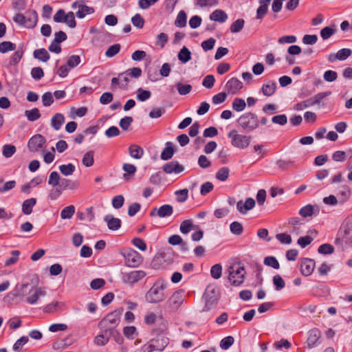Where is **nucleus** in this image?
<instances>
[{
	"mask_svg": "<svg viewBox=\"0 0 352 352\" xmlns=\"http://www.w3.org/2000/svg\"><path fill=\"white\" fill-rule=\"evenodd\" d=\"M167 285L165 280H157L145 294L144 298L146 302L159 304L164 302L168 297V294L165 291Z\"/></svg>",
	"mask_w": 352,
	"mask_h": 352,
	"instance_id": "nucleus-1",
	"label": "nucleus"
},
{
	"mask_svg": "<svg viewBox=\"0 0 352 352\" xmlns=\"http://www.w3.org/2000/svg\"><path fill=\"white\" fill-rule=\"evenodd\" d=\"M228 280L233 286H240L245 279L246 274L245 267L241 263H234L232 264L228 270Z\"/></svg>",
	"mask_w": 352,
	"mask_h": 352,
	"instance_id": "nucleus-2",
	"label": "nucleus"
},
{
	"mask_svg": "<svg viewBox=\"0 0 352 352\" xmlns=\"http://www.w3.org/2000/svg\"><path fill=\"white\" fill-rule=\"evenodd\" d=\"M238 123L243 129L253 131L258 126L259 120L256 114L249 112L241 115L238 119Z\"/></svg>",
	"mask_w": 352,
	"mask_h": 352,
	"instance_id": "nucleus-3",
	"label": "nucleus"
},
{
	"mask_svg": "<svg viewBox=\"0 0 352 352\" xmlns=\"http://www.w3.org/2000/svg\"><path fill=\"white\" fill-rule=\"evenodd\" d=\"M124 311L123 308H119L108 314L100 322V325L102 327L111 329L116 327L119 322L120 316Z\"/></svg>",
	"mask_w": 352,
	"mask_h": 352,
	"instance_id": "nucleus-4",
	"label": "nucleus"
},
{
	"mask_svg": "<svg viewBox=\"0 0 352 352\" xmlns=\"http://www.w3.org/2000/svg\"><path fill=\"white\" fill-rule=\"evenodd\" d=\"M228 136L232 140V145L239 148H245L248 147L251 141L250 136L239 134L237 131L235 129L230 131L228 133Z\"/></svg>",
	"mask_w": 352,
	"mask_h": 352,
	"instance_id": "nucleus-5",
	"label": "nucleus"
},
{
	"mask_svg": "<svg viewBox=\"0 0 352 352\" xmlns=\"http://www.w3.org/2000/svg\"><path fill=\"white\" fill-rule=\"evenodd\" d=\"M122 255L124 258L126 265L131 267H137L142 262L141 254L133 249L125 250Z\"/></svg>",
	"mask_w": 352,
	"mask_h": 352,
	"instance_id": "nucleus-6",
	"label": "nucleus"
},
{
	"mask_svg": "<svg viewBox=\"0 0 352 352\" xmlns=\"http://www.w3.org/2000/svg\"><path fill=\"white\" fill-rule=\"evenodd\" d=\"M34 289V286H30L29 283L16 284L14 288L8 293V296L12 300L19 298L23 299L28 294Z\"/></svg>",
	"mask_w": 352,
	"mask_h": 352,
	"instance_id": "nucleus-7",
	"label": "nucleus"
},
{
	"mask_svg": "<svg viewBox=\"0 0 352 352\" xmlns=\"http://www.w3.org/2000/svg\"><path fill=\"white\" fill-rule=\"evenodd\" d=\"M143 270H134L130 272L122 273V280L126 284L133 285L146 276Z\"/></svg>",
	"mask_w": 352,
	"mask_h": 352,
	"instance_id": "nucleus-8",
	"label": "nucleus"
},
{
	"mask_svg": "<svg viewBox=\"0 0 352 352\" xmlns=\"http://www.w3.org/2000/svg\"><path fill=\"white\" fill-rule=\"evenodd\" d=\"M46 140L41 135H36L32 136L28 142V148L32 152H37L42 148Z\"/></svg>",
	"mask_w": 352,
	"mask_h": 352,
	"instance_id": "nucleus-9",
	"label": "nucleus"
},
{
	"mask_svg": "<svg viewBox=\"0 0 352 352\" xmlns=\"http://www.w3.org/2000/svg\"><path fill=\"white\" fill-rule=\"evenodd\" d=\"M162 170L167 174H179L184 170V167L177 161L173 160L164 164Z\"/></svg>",
	"mask_w": 352,
	"mask_h": 352,
	"instance_id": "nucleus-10",
	"label": "nucleus"
},
{
	"mask_svg": "<svg viewBox=\"0 0 352 352\" xmlns=\"http://www.w3.org/2000/svg\"><path fill=\"white\" fill-rule=\"evenodd\" d=\"M173 208L169 204H165L160 206L159 208H155L151 212V216L157 215L160 218L170 217L173 214Z\"/></svg>",
	"mask_w": 352,
	"mask_h": 352,
	"instance_id": "nucleus-11",
	"label": "nucleus"
},
{
	"mask_svg": "<svg viewBox=\"0 0 352 352\" xmlns=\"http://www.w3.org/2000/svg\"><path fill=\"white\" fill-rule=\"evenodd\" d=\"M255 201L254 199L249 197L246 199L245 202L242 200L236 203V209L241 214H245L248 211L252 210L255 206Z\"/></svg>",
	"mask_w": 352,
	"mask_h": 352,
	"instance_id": "nucleus-12",
	"label": "nucleus"
},
{
	"mask_svg": "<svg viewBox=\"0 0 352 352\" xmlns=\"http://www.w3.org/2000/svg\"><path fill=\"white\" fill-rule=\"evenodd\" d=\"M226 88L229 94H234L243 88V83L238 78H232L227 82Z\"/></svg>",
	"mask_w": 352,
	"mask_h": 352,
	"instance_id": "nucleus-13",
	"label": "nucleus"
},
{
	"mask_svg": "<svg viewBox=\"0 0 352 352\" xmlns=\"http://www.w3.org/2000/svg\"><path fill=\"white\" fill-rule=\"evenodd\" d=\"M321 342L320 331L316 328L309 330V349L318 346Z\"/></svg>",
	"mask_w": 352,
	"mask_h": 352,
	"instance_id": "nucleus-14",
	"label": "nucleus"
},
{
	"mask_svg": "<svg viewBox=\"0 0 352 352\" xmlns=\"http://www.w3.org/2000/svg\"><path fill=\"white\" fill-rule=\"evenodd\" d=\"M32 291L34 292L33 294L27 297L25 299L26 302L30 305L36 304L38 302L39 297L45 296L46 295V291L42 287H34V289Z\"/></svg>",
	"mask_w": 352,
	"mask_h": 352,
	"instance_id": "nucleus-15",
	"label": "nucleus"
},
{
	"mask_svg": "<svg viewBox=\"0 0 352 352\" xmlns=\"http://www.w3.org/2000/svg\"><path fill=\"white\" fill-rule=\"evenodd\" d=\"M104 221L107 223V227L111 230H118L121 227V220L115 218L112 214H107L104 217Z\"/></svg>",
	"mask_w": 352,
	"mask_h": 352,
	"instance_id": "nucleus-16",
	"label": "nucleus"
},
{
	"mask_svg": "<svg viewBox=\"0 0 352 352\" xmlns=\"http://www.w3.org/2000/svg\"><path fill=\"white\" fill-rule=\"evenodd\" d=\"M276 90V82L268 80L262 85L261 91L267 97L272 96Z\"/></svg>",
	"mask_w": 352,
	"mask_h": 352,
	"instance_id": "nucleus-17",
	"label": "nucleus"
},
{
	"mask_svg": "<svg viewBox=\"0 0 352 352\" xmlns=\"http://www.w3.org/2000/svg\"><path fill=\"white\" fill-rule=\"evenodd\" d=\"M25 27L27 28H33L36 26L37 20H38V15L35 10H31L28 12H26L25 15Z\"/></svg>",
	"mask_w": 352,
	"mask_h": 352,
	"instance_id": "nucleus-18",
	"label": "nucleus"
},
{
	"mask_svg": "<svg viewBox=\"0 0 352 352\" xmlns=\"http://www.w3.org/2000/svg\"><path fill=\"white\" fill-rule=\"evenodd\" d=\"M151 342L153 345L155 351H162L167 345V340L163 336H158L151 339Z\"/></svg>",
	"mask_w": 352,
	"mask_h": 352,
	"instance_id": "nucleus-19",
	"label": "nucleus"
},
{
	"mask_svg": "<svg viewBox=\"0 0 352 352\" xmlns=\"http://www.w3.org/2000/svg\"><path fill=\"white\" fill-rule=\"evenodd\" d=\"M129 153L131 157L140 160L144 155V151L141 146L137 144H131L129 147Z\"/></svg>",
	"mask_w": 352,
	"mask_h": 352,
	"instance_id": "nucleus-20",
	"label": "nucleus"
},
{
	"mask_svg": "<svg viewBox=\"0 0 352 352\" xmlns=\"http://www.w3.org/2000/svg\"><path fill=\"white\" fill-rule=\"evenodd\" d=\"M95 10L93 7L86 6L85 4V2H83V3H82V5L80 6L79 9L76 12V16L78 19H83L87 15L93 14Z\"/></svg>",
	"mask_w": 352,
	"mask_h": 352,
	"instance_id": "nucleus-21",
	"label": "nucleus"
},
{
	"mask_svg": "<svg viewBox=\"0 0 352 352\" xmlns=\"http://www.w3.org/2000/svg\"><path fill=\"white\" fill-rule=\"evenodd\" d=\"M210 19L219 23H224L228 19V15L223 10H216L210 14Z\"/></svg>",
	"mask_w": 352,
	"mask_h": 352,
	"instance_id": "nucleus-22",
	"label": "nucleus"
},
{
	"mask_svg": "<svg viewBox=\"0 0 352 352\" xmlns=\"http://www.w3.org/2000/svg\"><path fill=\"white\" fill-rule=\"evenodd\" d=\"M65 122V117L60 113H56L51 120V125L56 131H58Z\"/></svg>",
	"mask_w": 352,
	"mask_h": 352,
	"instance_id": "nucleus-23",
	"label": "nucleus"
},
{
	"mask_svg": "<svg viewBox=\"0 0 352 352\" xmlns=\"http://www.w3.org/2000/svg\"><path fill=\"white\" fill-rule=\"evenodd\" d=\"M122 169L125 172V173L123 174V178L126 181L129 180L137 171V168L135 165L127 163L122 165Z\"/></svg>",
	"mask_w": 352,
	"mask_h": 352,
	"instance_id": "nucleus-24",
	"label": "nucleus"
},
{
	"mask_svg": "<svg viewBox=\"0 0 352 352\" xmlns=\"http://www.w3.org/2000/svg\"><path fill=\"white\" fill-rule=\"evenodd\" d=\"M36 204L35 198L25 200L22 204V212L24 214L29 215L32 212L33 207Z\"/></svg>",
	"mask_w": 352,
	"mask_h": 352,
	"instance_id": "nucleus-25",
	"label": "nucleus"
},
{
	"mask_svg": "<svg viewBox=\"0 0 352 352\" xmlns=\"http://www.w3.org/2000/svg\"><path fill=\"white\" fill-rule=\"evenodd\" d=\"M169 300L170 303L175 306V307H178L183 303L184 300V292L181 290L175 292L170 298Z\"/></svg>",
	"mask_w": 352,
	"mask_h": 352,
	"instance_id": "nucleus-26",
	"label": "nucleus"
},
{
	"mask_svg": "<svg viewBox=\"0 0 352 352\" xmlns=\"http://www.w3.org/2000/svg\"><path fill=\"white\" fill-rule=\"evenodd\" d=\"M174 148L171 142H166V147L162 151L160 157L162 160H168L172 158L174 155Z\"/></svg>",
	"mask_w": 352,
	"mask_h": 352,
	"instance_id": "nucleus-27",
	"label": "nucleus"
},
{
	"mask_svg": "<svg viewBox=\"0 0 352 352\" xmlns=\"http://www.w3.org/2000/svg\"><path fill=\"white\" fill-rule=\"evenodd\" d=\"M331 94V92L330 91L317 94L314 97L309 98V106L314 104L321 105L322 100Z\"/></svg>",
	"mask_w": 352,
	"mask_h": 352,
	"instance_id": "nucleus-28",
	"label": "nucleus"
},
{
	"mask_svg": "<svg viewBox=\"0 0 352 352\" xmlns=\"http://www.w3.org/2000/svg\"><path fill=\"white\" fill-rule=\"evenodd\" d=\"M338 195L340 199V203H344L351 196V190L349 187L346 185L342 186L339 189Z\"/></svg>",
	"mask_w": 352,
	"mask_h": 352,
	"instance_id": "nucleus-29",
	"label": "nucleus"
},
{
	"mask_svg": "<svg viewBox=\"0 0 352 352\" xmlns=\"http://www.w3.org/2000/svg\"><path fill=\"white\" fill-rule=\"evenodd\" d=\"M195 226L193 224L192 220L186 219L183 221L179 226V231L183 234H188L192 230L195 229Z\"/></svg>",
	"mask_w": 352,
	"mask_h": 352,
	"instance_id": "nucleus-30",
	"label": "nucleus"
},
{
	"mask_svg": "<svg viewBox=\"0 0 352 352\" xmlns=\"http://www.w3.org/2000/svg\"><path fill=\"white\" fill-rule=\"evenodd\" d=\"M33 55L35 58L43 62H47L50 58L49 53L45 48L34 50Z\"/></svg>",
	"mask_w": 352,
	"mask_h": 352,
	"instance_id": "nucleus-31",
	"label": "nucleus"
},
{
	"mask_svg": "<svg viewBox=\"0 0 352 352\" xmlns=\"http://www.w3.org/2000/svg\"><path fill=\"white\" fill-rule=\"evenodd\" d=\"M177 57L182 63H186L191 59V52L186 47L184 46L179 52Z\"/></svg>",
	"mask_w": 352,
	"mask_h": 352,
	"instance_id": "nucleus-32",
	"label": "nucleus"
},
{
	"mask_svg": "<svg viewBox=\"0 0 352 352\" xmlns=\"http://www.w3.org/2000/svg\"><path fill=\"white\" fill-rule=\"evenodd\" d=\"M336 32V25L327 26L320 30V36L323 40L329 39Z\"/></svg>",
	"mask_w": 352,
	"mask_h": 352,
	"instance_id": "nucleus-33",
	"label": "nucleus"
},
{
	"mask_svg": "<svg viewBox=\"0 0 352 352\" xmlns=\"http://www.w3.org/2000/svg\"><path fill=\"white\" fill-rule=\"evenodd\" d=\"M25 116L30 122H34L41 118V113L37 108L25 111Z\"/></svg>",
	"mask_w": 352,
	"mask_h": 352,
	"instance_id": "nucleus-34",
	"label": "nucleus"
},
{
	"mask_svg": "<svg viewBox=\"0 0 352 352\" xmlns=\"http://www.w3.org/2000/svg\"><path fill=\"white\" fill-rule=\"evenodd\" d=\"M187 16L184 10H181L175 21V25L178 28H184L186 25Z\"/></svg>",
	"mask_w": 352,
	"mask_h": 352,
	"instance_id": "nucleus-35",
	"label": "nucleus"
},
{
	"mask_svg": "<svg viewBox=\"0 0 352 352\" xmlns=\"http://www.w3.org/2000/svg\"><path fill=\"white\" fill-rule=\"evenodd\" d=\"M58 168L60 173L65 176L72 175L76 170L75 166L71 163L68 164H62L59 166Z\"/></svg>",
	"mask_w": 352,
	"mask_h": 352,
	"instance_id": "nucleus-36",
	"label": "nucleus"
},
{
	"mask_svg": "<svg viewBox=\"0 0 352 352\" xmlns=\"http://www.w3.org/2000/svg\"><path fill=\"white\" fill-rule=\"evenodd\" d=\"M61 177L56 171H53L50 174L48 184L53 187H59Z\"/></svg>",
	"mask_w": 352,
	"mask_h": 352,
	"instance_id": "nucleus-37",
	"label": "nucleus"
},
{
	"mask_svg": "<svg viewBox=\"0 0 352 352\" xmlns=\"http://www.w3.org/2000/svg\"><path fill=\"white\" fill-rule=\"evenodd\" d=\"M75 212V207L70 205L64 208L60 212V217L63 219H69L72 217Z\"/></svg>",
	"mask_w": 352,
	"mask_h": 352,
	"instance_id": "nucleus-38",
	"label": "nucleus"
},
{
	"mask_svg": "<svg viewBox=\"0 0 352 352\" xmlns=\"http://www.w3.org/2000/svg\"><path fill=\"white\" fill-rule=\"evenodd\" d=\"M77 187V184L75 182L70 179L61 178L59 188L63 191L66 189H74Z\"/></svg>",
	"mask_w": 352,
	"mask_h": 352,
	"instance_id": "nucleus-39",
	"label": "nucleus"
},
{
	"mask_svg": "<svg viewBox=\"0 0 352 352\" xmlns=\"http://www.w3.org/2000/svg\"><path fill=\"white\" fill-rule=\"evenodd\" d=\"M232 107L234 111L240 112L245 109L246 103L243 99L236 98L232 102Z\"/></svg>",
	"mask_w": 352,
	"mask_h": 352,
	"instance_id": "nucleus-40",
	"label": "nucleus"
},
{
	"mask_svg": "<svg viewBox=\"0 0 352 352\" xmlns=\"http://www.w3.org/2000/svg\"><path fill=\"white\" fill-rule=\"evenodd\" d=\"M176 200L179 203L185 202L188 198V190L187 188L178 190L175 192Z\"/></svg>",
	"mask_w": 352,
	"mask_h": 352,
	"instance_id": "nucleus-41",
	"label": "nucleus"
},
{
	"mask_svg": "<svg viewBox=\"0 0 352 352\" xmlns=\"http://www.w3.org/2000/svg\"><path fill=\"white\" fill-rule=\"evenodd\" d=\"M94 152L93 151L87 152L82 157V164L84 166H85L86 167L91 166L94 162Z\"/></svg>",
	"mask_w": 352,
	"mask_h": 352,
	"instance_id": "nucleus-42",
	"label": "nucleus"
},
{
	"mask_svg": "<svg viewBox=\"0 0 352 352\" xmlns=\"http://www.w3.org/2000/svg\"><path fill=\"white\" fill-rule=\"evenodd\" d=\"M263 263L265 265L271 267L275 270H278L280 268V265L278 260L274 256H266L264 258Z\"/></svg>",
	"mask_w": 352,
	"mask_h": 352,
	"instance_id": "nucleus-43",
	"label": "nucleus"
},
{
	"mask_svg": "<svg viewBox=\"0 0 352 352\" xmlns=\"http://www.w3.org/2000/svg\"><path fill=\"white\" fill-rule=\"evenodd\" d=\"M230 230L233 234L239 236L243 232V227L241 223L234 221L230 225Z\"/></svg>",
	"mask_w": 352,
	"mask_h": 352,
	"instance_id": "nucleus-44",
	"label": "nucleus"
},
{
	"mask_svg": "<svg viewBox=\"0 0 352 352\" xmlns=\"http://www.w3.org/2000/svg\"><path fill=\"white\" fill-rule=\"evenodd\" d=\"M245 21L242 19H239L232 23L230 30L232 33L239 32L244 27Z\"/></svg>",
	"mask_w": 352,
	"mask_h": 352,
	"instance_id": "nucleus-45",
	"label": "nucleus"
},
{
	"mask_svg": "<svg viewBox=\"0 0 352 352\" xmlns=\"http://www.w3.org/2000/svg\"><path fill=\"white\" fill-rule=\"evenodd\" d=\"M230 170L227 167L221 168L216 173V178L221 181L225 182L229 177Z\"/></svg>",
	"mask_w": 352,
	"mask_h": 352,
	"instance_id": "nucleus-46",
	"label": "nucleus"
},
{
	"mask_svg": "<svg viewBox=\"0 0 352 352\" xmlns=\"http://www.w3.org/2000/svg\"><path fill=\"white\" fill-rule=\"evenodd\" d=\"M16 48V45L10 41H3L0 43V52L2 54L13 51Z\"/></svg>",
	"mask_w": 352,
	"mask_h": 352,
	"instance_id": "nucleus-47",
	"label": "nucleus"
},
{
	"mask_svg": "<svg viewBox=\"0 0 352 352\" xmlns=\"http://www.w3.org/2000/svg\"><path fill=\"white\" fill-rule=\"evenodd\" d=\"M219 0H196V6L200 8L213 7L217 6Z\"/></svg>",
	"mask_w": 352,
	"mask_h": 352,
	"instance_id": "nucleus-48",
	"label": "nucleus"
},
{
	"mask_svg": "<svg viewBox=\"0 0 352 352\" xmlns=\"http://www.w3.org/2000/svg\"><path fill=\"white\" fill-rule=\"evenodd\" d=\"M334 252V247L329 243H324L319 246L318 252L321 254H331Z\"/></svg>",
	"mask_w": 352,
	"mask_h": 352,
	"instance_id": "nucleus-49",
	"label": "nucleus"
},
{
	"mask_svg": "<svg viewBox=\"0 0 352 352\" xmlns=\"http://www.w3.org/2000/svg\"><path fill=\"white\" fill-rule=\"evenodd\" d=\"M210 275L214 279H219L222 275V266L221 264H215L210 269Z\"/></svg>",
	"mask_w": 352,
	"mask_h": 352,
	"instance_id": "nucleus-50",
	"label": "nucleus"
},
{
	"mask_svg": "<svg viewBox=\"0 0 352 352\" xmlns=\"http://www.w3.org/2000/svg\"><path fill=\"white\" fill-rule=\"evenodd\" d=\"M120 45L118 43L111 45L106 51L105 55L107 57L111 58L119 53L120 50Z\"/></svg>",
	"mask_w": 352,
	"mask_h": 352,
	"instance_id": "nucleus-51",
	"label": "nucleus"
},
{
	"mask_svg": "<svg viewBox=\"0 0 352 352\" xmlns=\"http://www.w3.org/2000/svg\"><path fill=\"white\" fill-rule=\"evenodd\" d=\"M176 87L178 93L182 96H184L189 94L192 90V86L188 84L183 85L181 82H178L177 83Z\"/></svg>",
	"mask_w": 352,
	"mask_h": 352,
	"instance_id": "nucleus-52",
	"label": "nucleus"
},
{
	"mask_svg": "<svg viewBox=\"0 0 352 352\" xmlns=\"http://www.w3.org/2000/svg\"><path fill=\"white\" fill-rule=\"evenodd\" d=\"M210 293L214 294V289H212L211 291L207 289L206 292L205 293L206 305L208 307L216 304L217 301V298L214 296H211Z\"/></svg>",
	"mask_w": 352,
	"mask_h": 352,
	"instance_id": "nucleus-53",
	"label": "nucleus"
},
{
	"mask_svg": "<svg viewBox=\"0 0 352 352\" xmlns=\"http://www.w3.org/2000/svg\"><path fill=\"white\" fill-rule=\"evenodd\" d=\"M124 335L129 339L133 340L138 335L136 328L133 326L126 327L123 330Z\"/></svg>",
	"mask_w": 352,
	"mask_h": 352,
	"instance_id": "nucleus-54",
	"label": "nucleus"
},
{
	"mask_svg": "<svg viewBox=\"0 0 352 352\" xmlns=\"http://www.w3.org/2000/svg\"><path fill=\"white\" fill-rule=\"evenodd\" d=\"M273 284L274 285L276 290L277 291L281 290L285 286V280L278 274H276L273 277Z\"/></svg>",
	"mask_w": 352,
	"mask_h": 352,
	"instance_id": "nucleus-55",
	"label": "nucleus"
},
{
	"mask_svg": "<svg viewBox=\"0 0 352 352\" xmlns=\"http://www.w3.org/2000/svg\"><path fill=\"white\" fill-rule=\"evenodd\" d=\"M234 342V339L232 336H227L223 338L220 342V347L223 350L229 349Z\"/></svg>",
	"mask_w": 352,
	"mask_h": 352,
	"instance_id": "nucleus-56",
	"label": "nucleus"
},
{
	"mask_svg": "<svg viewBox=\"0 0 352 352\" xmlns=\"http://www.w3.org/2000/svg\"><path fill=\"white\" fill-rule=\"evenodd\" d=\"M137 91V99L141 102L146 101V100L149 99L151 96V93L150 91L144 90L142 88H139Z\"/></svg>",
	"mask_w": 352,
	"mask_h": 352,
	"instance_id": "nucleus-57",
	"label": "nucleus"
},
{
	"mask_svg": "<svg viewBox=\"0 0 352 352\" xmlns=\"http://www.w3.org/2000/svg\"><path fill=\"white\" fill-rule=\"evenodd\" d=\"M81 59L80 57L78 55H72L69 57L68 60H67V64L69 66V67L72 69L76 66H78L80 63Z\"/></svg>",
	"mask_w": 352,
	"mask_h": 352,
	"instance_id": "nucleus-58",
	"label": "nucleus"
},
{
	"mask_svg": "<svg viewBox=\"0 0 352 352\" xmlns=\"http://www.w3.org/2000/svg\"><path fill=\"white\" fill-rule=\"evenodd\" d=\"M16 152V148L11 144H5L3 146V155L7 158L12 157Z\"/></svg>",
	"mask_w": 352,
	"mask_h": 352,
	"instance_id": "nucleus-59",
	"label": "nucleus"
},
{
	"mask_svg": "<svg viewBox=\"0 0 352 352\" xmlns=\"http://www.w3.org/2000/svg\"><path fill=\"white\" fill-rule=\"evenodd\" d=\"M131 22L133 25L138 28H142L144 25V19L140 14H135L131 18Z\"/></svg>",
	"mask_w": 352,
	"mask_h": 352,
	"instance_id": "nucleus-60",
	"label": "nucleus"
},
{
	"mask_svg": "<svg viewBox=\"0 0 352 352\" xmlns=\"http://www.w3.org/2000/svg\"><path fill=\"white\" fill-rule=\"evenodd\" d=\"M75 14L73 12L66 13L65 23L71 28H74L76 26V21L75 20Z\"/></svg>",
	"mask_w": 352,
	"mask_h": 352,
	"instance_id": "nucleus-61",
	"label": "nucleus"
},
{
	"mask_svg": "<svg viewBox=\"0 0 352 352\" xmlns=\"http://www.w3.org/2000/svg\"><path fill=\"white\" fill-rule=\"evenodd\" d=\"M28 342V338L27 336H22L18 339L12 346V349L14 351H19L23 345Z\"/></svg>",
	"mask_w": 352,
	"mask_h": 352,
	"instance_id": "nucleus-62",
	"label": "nucleus"
},
{
	"mask_svg": "<svg viewBox=\"0 0 352 352\" xmlns=\"http://www.w3.org/2000/svg\"><path fill=\"white\" fill-rule=\"evenodd\" d=\"M324 80L328 82L335 81L338 78V74L333 70H327L323 75Z\"/></svg>",
	"mask_w": 352,
	"mask_h": 352,
	"instance_id": "nucleus-63",
	"label": "nucleus"
},
{
	"mask_svg": "<svg viewBox=\"0 0 352 352\" xmlns=\"http://www.w3.org/2000/svg\"><path fill=\"white\" fill-rule=\"evenodd\" d=\"M133 119L131 116H125L120 120V126L124 130L127 131L133 122Z\"/></svg>",
	"mask_w": 352,
	"mask_h": 352,
	"instance_id": "nucleus-64",
	"label": "nucleus"
}]
</instances>
